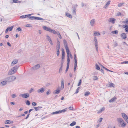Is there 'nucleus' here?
Here are the masks:
<instances>
[{"instance_id": "58836bf2", "label": "nucleus", "mask_w": 128, "mask_h": 128, "mask_svg": "<svg viewBox=\"0 0 128 128\" xmlns=\"http://www.w3.org/2000/svg\"><path fill=\"white\" fill-rule=\"evenodd\" d=\"M113 45L114 46H118V44L115 41L113 43Z\"/></svg>"}, {"instance_id": "603ef678", "label": "nucleus", "mask_w": 128, "mask_h": 128, "mask_svg": "<svg viewBox=\"0 0 128 128\" xmlns=\"http://www.w3.org/2000/svg\"><path fill=\"white\" fill-rule=\"evenodd\" d=\"M26 104L27 105L29 106L30 104V102L29 100H27L26 102Z\"/></svg>"}, {"instance_id": "f257e3e1", "label": "nucleus", "mask_w": 128, "mask_h": 128, "mask_svg": "<svg viewBox=\"0 0 128 128\" xmlns=\"http://www.w3.org/2000/svg\"><path fill=\"white\" fill-rule=\"evenodd\" d=\"M18 68V66H17L14 67L10 70L8 72V74L10 75L14 74L17 71Z\"/></svg>"}, {"instance_id": "a19ab883", "label": "nucleus", "mask_w": 128, "mask_h": 128, "mask_svg": "<svg viewBox=\"0 0 128 128\" xmlns=\"http://www.w3.org/2000/svg\"><path fill=\"white\" fill-rule=\"evenodd\" d=\"M104 109V108H101L100 110L99 111V112H101L102 111H103Z\"/></svg>"}, {"instance_id": "4c0bfd02", "label": "nucleus", "mask_w": 128, "mask_h": 128, "mask_svg": "<svg viewBox=\"0 0 128 128\" xmlns=\"http://www.w3.org/2000/svg\"><path fill=\"white\" fill-rule=\"evenodd\" d=\"M47 38V39L49 41H50L51 40V39L50 37L48 35L46 36Z\"/></svg>"}, {"instance_id": "dca6fc26", "label": "nucleus", "mask_w": 128, "mask_h": 128, "mask_svg": "<svg viewBox=\"0 0 128 128\" xmlns=\"http://www.w3.org/2000/svg\"><path fill=\"white\" fill-rule=\"evenodd\" d=\"M116 99V97H114L112 98L111 99L109 100V102L110 103L114 102L115 100Z\"/></svg>"}, {"instance_id": "09e8293b", "label": "nucleus", "mask_w": 128, "mask_h": 128, "mask_svg": "<svg viewBox=\"0 0 128 128\" xmlns=\"http://www.w3.org/2000/svg\"><path fill=\"white\" fill-rule=\"evenodd\" d=\"M123 27L125 29L126 28H128V25L127 24L124 25L123 26Z\"/></svg>"}, {"instance_id": "f8f14e48", "label": "nucleus", "mask_w": 128, "mask_h": 128, "mask_svg": "<svg viewBox=\"0 0 128 128\" xmlns=\"http://www.w3.org/2000/svg\"><path fill=\"white\" fill-rule=\"evenodd\" d=\"M18 60L17 59L14 60L12 62L11 65L12 66H14V64H16L18 62Z\"/></svg>"}, {"instance_id": "c03bdc74", "label": "nucleus", "mask_w": 128, "mask_h": 128, "mask_svg": "<svg viewBox=\"0 0 128 128\" xmlns=\"http://www.w3.org/2000/svg\"><path fill=\"white\" fill-rule=\"evenodd\" d=\"M124 4L123 3H120L118 4V6L119 7H120L123 6Z\"/></svg>"}, {"instance_id": "49530a36", "label": "nucleus", "mask_w": 128, "mask_h": 128, "mask_svg": "<svg viewBox=\"0 0 128 128\" xmlns=\"http://www.w3.org/2000/svg\"><path fill=\"white\" fill-rule=\"evenodd\" d=\"M57 34L58 35V36L61 39L62 38L60 34V33L58 32Z\"/></svg>"}, {"instance_id": "393cba45", "label": "nucleus", "mask_w": 128, "mask_h": 128, "mask_svg": "<svg viewBox=\"0 0 128 128\" xmlns=\"http://www.w3.org/2000/svg\"><path fill=\"white\" fill-rule=\"evenodd\" d=\"M7 83V81H3L1 82V84L3 85H5Z\"/></svg>"}, {"instance_id": "0e129e2a", "label": "nucleus", "mask_w": 128, "mask_h": 128, "mask_svg": "<svg viewBox=\"0 0 128 128\" xmlns=\"http://www.w3.org/2000/svg\"><path fill=\"white\" fill-rule=\"evenodd\" d=\"M62 67H60V68L59 72H61L62 70Z\"/></svg>"}, {"instance_id": "2eb2a0df", "label": "nucleus", "mask_w": 128, "mask_h": 128, "mask_svg": "<svg viewBox=\"0 0 128 128\" xmlns=\"http://www.w3.org/2000/svg\"><path fill=\"white\" fill-rule=\"evenodd\" d=\"M61 87L62 89H63L64 88V82L63 79L61 80Z\"/></svg>"}, {"instance_id": "b1692460", "label": "nucleus", "mask_w": 128, "mask_h": 128, "mask_svg": "<svg viewBox=\"0 0 128 128\" xmlns=\"http://www.w3.org/2000/svg\"><path fill=\"white\" fill-rule=\"evenodd\" d=\"M65 48L66 49V53L70 52V50L68 46L66 47H65Z\"/></svg>"}, {"instance_id": "f704fd0d", "label": "nucleus", "mask_w": 128, "mask_h": 128, "mask_svg": "<svg viewBox=\"0 0 128 128\" xmlns=\"http://www.w3.org/2000/svg\"><path fill=\"white\" fill-rule=\"evenodd\" d=\"M13 28V26H12L8 28H8V30L9 31H11L12 30Z\"/></svg>"}, {"instance_id": "e433bc0d", "label": "nucleus", "mask_w": 128, "mask_h": 128, "mask_svg": "<svg viewBox=\"0 0 128 128\" xmlns=\"http://www.w3.org/2000/svg\"><path fill=\"white\" fill-rule=\"evenodd\" d=\"M10 121L9 120H6L5 122V123L6 124H10Z\"/></svg>"}, {"instance_id": "de8ad7c7", "label": "nucleus", "mask_w": 128, "mask_h": 128, "mask_svg": "<svg viewBox=\"0 0 128 128\" xmlns=\"http://www.w3.org/2000/svg\"><path fill=\"white\" fill-rule=\"evenodd\" d=\"M98 78L97 76H94L93 77V79L94 80H98Z\"/></svg>"}, {"instance_id": "c9c22d12", "label": "nucleus", "mask_w": 128, "mask_h": 128, "mask_svg": "<svg viewBox=\"0 0 128 128\" xmlns=\"http://www.w3.org/2000/svg\"><path fill=\"white\" fill-rule=\"evenodd\" d=\"M80 89V88L78 87L76 89V92L75 93V94H76L78 93L79 92V90Z\"/></svg>"}, {"instance_id": "8fccbe9b", "label": "nucleus", "mask_w": 128, "mask_h": 128, "mask_svg": "<svg viewBox=\"0 0 128 128\" xmlns=\"http://www.w3.org/2000/svg\"><path fill=\"white\" fill-rule=\"evenodd\" d=\"M34 89L33 88H31L30 90L29 91V92L30 93L34 91Z\"/></svg>"}, {"instance_id": "423d86ee", "label": "nucleus", "mask_w": 128, "mask_h": 128, "mask_svg": "<svg viewBox=\"0 0 128 128\" xmlns=\"http://www.w3.org/2000/svg\"><path fill=\"white\" fill-rule=\"evenodd\" d=\"M40 67V65L39 64H37L34 66L32 67V69L34 70H37Z\"/></svg>"}, {"instance_id": "3c124183", "label": "nucleus", "mask_w": 128, "mask_h": 128, "mask_svg": "<svg viewBox=\"0 0 128 128\" xmlns=\"http://www.w3.org/2000/svg\"><path fill=\"white\" fill-rule=\"evenodd\" d=\"M66 109H64L62 110H60L59 111L60 112V114L62 112H66Z\"/></svg>"}, {"instance_id": "c85d7f7f", "label": "nucleus", "mask_w": 128, "mask_h": 128, "mask_svg": "<svg viewBox=\"0 0 128 128\" xmlns=\"http://www.w3.org/2000/svg\"><path fill=\"white\" fill-rule=\"evenodd\" d=\"M112 33L113 34H118V31L117 30L113 31L112 32Z\"/></svg>"}, {"instance_id": "69168bd1", "label": "nucleus", "mask_w": 128, "mask_h": 128, "mask_svg": "<svg viewBox=\"0 0 128 128\" xmlns=\"http://www.w3.org/2000/svg\"><path fill=\"white\" fill-rule=\"evenodd\" d=\"M70 110H72L73 109V107L72 106H70L68 108Z\"/></svg>"}, {"instance_id": "7c9ffc66", "label": "nucleus", "mask_w": 128, "mask_h": 128, "mask_svg": "<svg viewBox=\"0 0 128 128\" xmlns=\"http://www.w3.org/2000/svg\"><path fill=\"white\" fill-rule=\"evenodd\" d=\"M95 44V46L96 47V51L98 52V44Z\"/></svg>"}, {"instance_id": "6e6552de", "label": "nucleus", "mask_w": 128, "mask_h": 128, "mask_svg": "<svg viewBox=\"0 0 128 128\" xmlns=\"http://www.w3.org/2000/svg\"><path fill=\"white\" fill-rule=\"evenodd\" d=\"M117 120L118 122V123L120 124H121L124 122V120L121 118H118L117 119Z\"/></svg>"}, {"instance_id": "6e6d98bb", "label": "nucleus", "mask_w": 128, "mask_h": 128, "mask_svg": "<svg viewBox=\"0 0 128 128\" xmlns=\"http://www.w3.org/2000/svg\"><path fill=\"white\" fill-rule=\"evenodd\" d=\"M122 15V14L119 12H118L117 13V15L118 16H120Z\"/></svg>"}, {"instance_id": "4d7b16f0", "label": "nucleus", "mask_w": 128, "mask_h": 128, "mask_svg": "<svg viewBox=\"0 0 128 128\" xmlns=\"http://www.w3.org/2000/svg\"><path fill=\"white\" fill-rule=\"evenodd\" d=\"M50 90H48V91L46 92V93L47 95H48L50 94Z\"/></svg>"}, {"instance_id": "e2e57ef3", "label": "nucleus", "mask_w": 128, "mask_h": 128, "mask_svg": "<svg viewBox=\"0 0 128 128\" xmlns=\"http://www.w3.org/2000/svg\"><path fill=\"white\" fill-rule=\"evenodd\" d=\"M16 30H18V31H20L22 30V29L20 27H18L16 29Z\"/></svg>"}, {"instance_id": "ea45409f", "label": "nucleus", "mask_w": 128, "mask_h": 128, "mask_svg": "<svg viewBox=\"0 0 128 128\" xmlns=\"http://www.w3.org/2000/svg\"><path fill=\"white\" fill-rule=\"evenodd\" d=\"M69 65L67 64L66 68V70H65L66 72H67V71L68 70L69 68Z\"/></svg>"}, {"instance_id": "bb28decb", "label": "nucleus", "mask_w": 128, "mask_h": 128, "mask_svg": "<svg viewBox=\"0 0 128 128\" xmlns=\"http://www.w3.org/2000/svg\"><path fill=\"white\" fill-rule=\"evenodd\" d=\"M100 35V34L98 32H95L94 34V35L95 36H99Z\"/></svg>"}, {"instance_id": "f3484780", "label": "nucleus", "mask_w": 128, "mask_h": 128, "mask_svg": "<svg viewBox=\"0 0 128 128\" xmlns=\"http://www.w3.org/2000/svg\"><path fill=\"white\" fill-rule=\"evenodd\" d=\"M42 107L41 106H38V107H34V108L35 109L36 111H37L41 109Z\"/></svg>"}, {"instance_id": "37998d69", "label": "nucleus", "mask_w": 128, "mask_h": 128, "mask_svg": "<svg viewBox=\"0 0 128 128\" xmlns=\"http://www.w3.org/2000/svg\"><path fill=\"white\" fill-rule=\"evenodd\" d=\"M100 68L98 65L97 64H96V69L97 70H99L100 69Z\"/></svg>"}, {"instance_id": "bf43d9fd", "label": "nucleus", "mask_w": 128, "mask_h": 128, "mask_svg": "<svg viewBox=\"0 0 128 128\" xmlns=\"http://www.w3.org/2000/svg\"><path fill=\"white\" fill-rule=\"evenodd\" d=\"M124 23L126 24H128V18L126 19V20L124 22Z\"/></svg>"}, {"instance_id": "a211bd4d", "label": "nucleus", "mask_w": 128, "mask_h": 128, "mask_svg": "<svg viewBox=\"0 0 128 128\" xmlns=\"http://www.w3.org/2000/svg\"><path fill=\"white\" fill-rule=\"evenodd\" d=\"M63 42L64 47H68V44L66 40H64Z\"/></svg>"}, {"instance_id": "aec40b11", "label": "nucleus", "mask_w": 128, "mask_h": 128, "mask_svg": "<svg viewBox=\"0 0 128 128\" xmlns=\"http://www.w3.org/2000/svg\"><path fill=\"white\" fill-rule=\"evenodd\" d=\"M110 1H108L106 4L105 6L104 7V8H106L110 4Z\"/></svg>"}, {"instance_id": "c756f323", "label": "nucleus", "mask_w": 128, "mask_h": 128, "mask_svg": "<svg viewBox=\"0 0 128 128\" xmlns=\"http://www.w3.org/2000/svg\"><path fill=\"white\" fill-rule=\"evenodd\" d=\"M90 94V92H86L84 94V96H88Z\"/></svg>"}, {"instance_id": "cd10ccee", "label": "nucleus", "mask_w": 128, "mask_h": 128, "mask_svg": "<svg viewBox=\"0 0 128 128\" xmlns=\"http://www.w3.org/2000/svg\"><path fill=\"white\" fill-rule=\"evenodd\" d=\"M13 2L14 3H20L21 2L20 1L17 0H13Z\"/></svg>"}, {"instance_id": "20e7f679", "label": "nucleus", "mask_w": 128, "mask_h": 128, "mask_svg": "<svg viewBox=\"0 0 128 128\" xmlns=\"http://www.w3.org/2000/svg\"><path fill=\"white\" fill-rule=\"evenodd\" d=\"M31 18H32V20H44V19L42 18H40L39 17H35L34 16H32V17H30Z\"/></svg>"}, {"instance_id": "79ce46f5", "label": "nucleus", "mask_w": 128, "mask_h": 128, "mask_svg": "<svg viewBox=\"0 0 128 128\" xmlns=\"http://www.w3.org/2000/svg\"><path fill=\"white\" fill-rule=\"evenodd\" d=\"M32 17V16H30L29 14H27L26 15V18H29V19H32V18H31L30 17Z\"/></svg>"}, {"instance_id": "4be33fe9", "label": "nucleus", "mask_w": 128, "mask_h": 128, "mask_svg": "<svg viewBox=\"0 0 128 128\" xmlns=\"http://www.w3.org/2000/svg\"><path fill=\"white\" fill-rule=\"evenodd\" d=\"M60 92V90H56L54 91V94H58Z\"/></svg>"}, {"instance_id": "72a5a7b5", "label": "nucleus", "mask_w": 128, "mask_h": 128, "mask_svg": "<svg viewBox=\"0 0 128 128\" xmlns=\"http://www.w3.org/2000/svg\"><path fill=\"white\" fill-rule=\"evenodd\" d=\"M94 40L95 42L94 44H98L97 40L96 37H95L94 38Z\"/></svg>"}, {"instance_id": "412c9836", "label": "nucleus", "mask_w": 128, "mask_h": 128, "mask_svg": "<svg viewBox=\"0 0 128 128\" xmlns=\"http://www.w3.org/2000/svg\"><path fill=\"white\" fill-rule=\"evenodd\" d=\"M60 112L59 110H58L56 112H52V114H60Z\"/></svg>"}, {"instance_id": "680f3d73", "label": "nucleus", "mask_w": 128, "mask_h": 128, "mask_svg": "<svg viewBox=\"0 0 128 128\" xmlns=\"http://www.w3.org/2000/svg\"><path fill=\"white\" fill-rule=\"evenodd\" d=\"M12 98H14L16 97V94H15L12 95Z\"/></svg>"}, {"instance_id": "a18cd8bd", "label": "nucleus", "mask_w": 128, "mask_h": 128, "mask_svg": "<svg viewBox=\"0 0 128 128\" xmlns=\"http://www.w3.org/2000/svg\"><path fill=\"white\" fill-rule=\"evenodd\" d=\"M67 64L69 65L70 62V59L69 57H67Z\"/></svg>"}, {"instance_id": "4468645a", "label": "nucleus", "mask_w": 128, "mask_h": 128, "mask_svg": "<svg viewBox=\"0 0 128 128\" xmlns=\"http://www.w3.org/2000/svg\"><path fill=\"white\" fill-rule=\"evenodd\" d=\"M121 37L124 39H125L126 38V34L124 33H123L121 34Z\"/></svg>"}, {"instance_id": "864d4df0", "label": "nucleus", "mask_w": 128, "mask_h": 128, "mask_svg": "<svg viewBox=\"0 0 128 128\" xmlns=\"http://www.w3.org/2000/svg\"><path fill=\"white\" fill-rule=\"evenodd\" d=\"M20 18L23 19L26 18V15L21 16L20 17Z\"/></svg>"}, {"instance_id": "a878e982", "label": "nucleus", "mask_w": 128, "mask_h": 128, "mask_svg": "<svg viewBox=\"0 0 128 128\" xmlns=\"http://www.w3.org/2000/svg\"><path fill=\"white\" fill-rule=\"evenodd\" d=\"M76 9L75 8H73V11L72 12V14L74 15L76 14Z\"/></svg>"}, {"instance_id": "473e14b6", "label": "nucleus", "mask_w": 128, "mask_h": 128, "mask_svg": "<svg viewBox=\"0 0 128 128\" xmlns=\"http://www.w3.org/2000/svg\"><path fill=\"white\" fill-rule=\"evenodd\" d=\"M76 124V122L74 121L72 122L70 124V126H73L74 125H75Z\"/></svg>"}, {"instance_id": "338daca9", "label": "nucleus", "mask_w": 128, "mask_h": 128, "mask_svg": "<svg viewBox=\"0 0 128 128\" xmlns=\"http://www.w3.org/2000/svg\"><path fill=\"white\" fill-rule=\"evenodd\" d=\"M26 26L27 27H32V25L30 24H27L26 25Z\"/></svg>"}, {"instance_id": "1a4fd4ad", "label": "nucleus", "mask_w": 128, "mask_h": 128, "mask_svg": "<svg viewBox=\"0 0 128 128\" xmlns=\"http://www.w3.org/2000/svg\"><path fill=\"white\" fill-rule=\"evenodd\" d=\"M43 28L45 30L50 32L51 28L48 27L46 26H44L43 27Z\"/></svg>"}, {"instance_id": "052dcab7", "label": "nucleus", "mask_w": 128, "mask_h": 128, "mask_svg": "<svg viewBox=\"0 0 128 128\" xmlns=\"http://www.w3.org/2000/svg\"><path fill=\"white\" fill-rule=\"evenodd\" d=\"M124 118L125 120H127L128 119V117L126 115V116H125L124 117Z\"/></svg>"}, {"instance_id": "9b49d317", "label": "nucleus", "mask_w": 128, "mask_h": 128, "mask_svg": "<svg viewBox=\"0 0 128 128\" xmlns=\"http://www.w3.org/2000/svg\"><path fill=\"white\" fill-rule=\"evenodd\" d=\"M95 20L93 19L90 22V24L91 26H93L94 24H95Z\"/></svg>"}, {"instance_id": "5701e85b", "label": "nucleus", "mask_w": 128, "mask_h": 128, "mask_svg": "<svg viewBox=\"0 0 128 128\" xmlns=\"http://www.w3.org/2000/svg\"><path fill=\"white\" fill-rule=\"evenodd\" d=\"M60 48V44H57L56 46V48L57 52L59 51Z\"/></svg>"}, {"instance_id": "9d476101", "label": "nucleus", "mask_w": 128, "mask_h": 128, "mask_svg": "<svg viewBox=\"0 0 128 128\" xmlns=\"http://www.w3.org/2000/svg\"><path fill=\"white\" fill-rule=\"evenodd\" d=\"M116 20V19L114 18H111L110 19L109 21L112 24H114Z\"/></svg>"}, {"instance_id": "7ed1b4c3", "label": "nucleus", "mask_w": 128, "mask_h": 128, "mask_svg": "<svg viewBox=\"0 0 128 128\" xmlns=\"http://www.w3.org/2000/svg\"><path fill=\"white\" fill-rule=\"evenodd\" d=\"M20 96H22L24 98H26L29 96V94L28 93L20 95Z\"/></svg>"}, {"instance_id": "774afa93", "label": "nucleus", "mask_w": 128, "mask_h": 128, "mask_svg": "<svg viewBox=\"0 0 128 128\" xmlns=\"http://www.w3.org/2000/svg\"><path fill=\"white\" fill-rule=\"evenodd\" d=\"M122 117L123 118H124V117L125 116H126V114L124 113H122Z\"/></svg>"}, {"instance_id": "5fc2aeb1", "label": "nucleus", "mask_w": 128, "mask_h": 128, "mask_svg": "<svg viewBox=\"0 0 128 128\" xmlns=\"http://www.w3.org/2000/svg\"><path fill=\"white\" fill-rule=\"evenodd\" d=\"M121 64H128V61H125L121 62Z\"/></svg>"}, {"instance_id": "f03ea898", "label": "nucleus", "mask_w": 128, "mask_h": 128, "mask_svg": "<svg viewBox=\"0 0 128 128\" xmlns=\"http://www.w3.org/2000/svg\"><path fill=\"white\" fill-rule=\"evenodd\" d=\"M16 78V77L14 76H11L7 78L8 81V82H11L14 81Z\"/></svg>"}, {"instance_id": "0eeeda50", "label": "nucleus", "mask_w": 128, "mask_h": 128, "mask_svg": "<svg viewBox=\"0 0 128 128\" xmlns=\"http://www.w3.org/2000/svg\"><path fill=\"white\" fill-rule=\"evenodd\" d=\"M62 60H64L63 59L65 57V52L63 49L62 50Z\"/></svg>"}, {"instance_id": "ddd939ff", "label": "nucleus", "mask_w": 128, "mask_h": 128, "mask_svg": "<svg viewBox=\"0 0 128 128\" xmlns=\"http://www.w3.org/2000/svg\"><path fill=\"white\" fill-rule=\"evenodd\" d=\"M65 15L67 17H68L70 18H72V16L71 14L69 13L68 12H66L65 13Z\"/></svg>"}, {"instance_id": "13d9d810", "label": "nucleus", "mask_w": 128, "mask_h": 128, "mask_svg": "<svg viewBox=\"0 0 128 128\" xmlns=\"http://www.w3.org/2000/svg\"><path fill=\"white\" fill-rule=\"evenodd\" d=\"M81 83H82V80H80L79 81V82L78 84V86H80V85Z\"/></svg>"}, {"instance_id": "2f4dec72", "label": "nucleus", "mask_w": 128, "mask_h": 128, "mask_svg": "<svg viewBox=\"0 0 128 128\" xmlns=\"http://www.w3.org/2000/svg\"><path fill=\"white\" fill-rule=\"evenodd\" d=\"M122 123V124H121V126L122 127H124L126 125V123L124 122Z\"/></svg>"}, {"instance_id": "39448f33", "label": "nucleus", "mask_w": 128, "mask_h": 128, "mask_svg": "<svg viewBox=\"0 0 128 128\" xmlns=\"http://www.w3.org/2000/svg\"><path fill=\"white\" fill-rule=\"evenodd\" d=\"M45 91V90L43 88H42L37 90V92L39 94L43 93Z\"/></svg>"}, {"instance_id": "6ab92c4d", "label": "nucleus", "mask_w": 128, "mask_h": 128, "mask_svg": "<svg viewBox=\"0 0 128 128\" xmlns=\"http://www.w3.org/2000/svg\"><path fill=\"white\" fill-rule=\"evenodd\" d=\"M50 32L51 33H52L54 34H57L58 32H56L54 30H52L51 28Z\"/></svg>"}]
</instances>
